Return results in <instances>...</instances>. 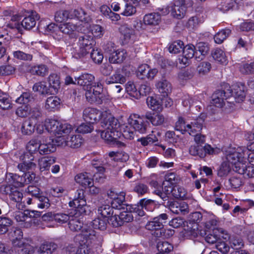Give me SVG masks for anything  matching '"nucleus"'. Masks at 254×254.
<instances>
[{"mask_svg": "<svg viewBox=\"0 0 254 254\" xmlns=\"http://www.w3.org/2000/svg\"><path fill=\"white\" fill-rule=\"evenodd\" d=\"M77 26L71 22H65L61 24L59 29L63 33L72 36L76 30Z\"/></svg>", "mask_w": 254, "mask_h": 254, "instance_id": "a19ab883", "label": "nucleus"}, {"mask_svg": "<svg viewBox=\"0 0 254 254\" xmlns=\"http://www.w3.org/2000/svg\"><path fill=\"white\" fill-rule=\"evenodd\" d=\"M119 30L123 36L122 41L124 44H132L136 40L135 31L127 24L122 25Z\"/></svg>", "mask_w": 254, "mask_h": 254, "instance_id": "dca6fc26", "label": "nucleus"}, {"mask_svg": "<svg viewBox=\"0 0 254 254\" xmlns=\"http://www.w3.org/2000/svg\"><path fill=\"white\" fill-rule=\"evenodd\" d=\"M33 90L34 91L39 92L42 94H47L50 92L49 91V87L44 82L35 83L33 87Z\"/></svg>", "mask_w": 254, "mask_h": 254, "instance_id": "0e129e2a", "label": "nucleus"}, {"mask_svg": "<svg viewBox=\"0 0 254 254\" xmlns=\"http://www.w3.org/2000/svg\"><path fill=\"white\" fill-rule=\"evenodd\" d=\"M27 150L32 155L38 151L41 154H47L56 151V148L54 143H51V138L43 143L37 138L30 140L26 146Z\"/></svg>", "mask_w": 254, "mask_h": 254, "instance_id": "0eeeda50", "label": "nucleus"}, {"mask_svg": "<svg viewBox=\"0 0 254 254\" xmlns=\"http://www.w3.org/2000/svg\"><path fill=\"white\" fill-rule=\"evenodd\" d=\"M57 246L53 243L46 242L42 244L36 251V254H52L56 250Z\"/></svg>", "mask_w": 254, "mask_h": 254, "instance_id": "ea45409f", "label": "nucleus"}, {"mask_svg": "<svg viewBox=\"0 0 254 254\" xmlns=\"http://www.w3.org/2000/svg\"><path fill=\"white\" fill-rule=\"evenodd\" d=\"M248 149L245 153V156L247 157V161L254 166V143H251L247 146Z\"/></svg>", "mask_w": 254, "mask_h": 254, "instance_id": "052dcab7", "label": "nucleus"}, {"mask_svg": "<svg viewBox=\"0 0 254 254\" xmlns=\"http://www.w3.org/2000/svg\"><path fill=\"white\" fill-rule=\"evenodd\" d=\"M205 228L204 231L200 230V235L204 237L206 235V231H212L213 233H219V236L224 240L229 238V235L225 230L217 227L218 221L214 216L207 218L205 221L202 223Z\"/></svg>", "mask_w": 254, "mask_h": 254, "instance_id": "9d476101", "label": "nucleus"}, {"mask_svg": "<svg viewBox=\"0 0 254 254\" xmlns=\"http://www.w3.org/2000/svg\"><path fill=\"white\" fill-rule=\"evenodd\" d=\"M212 57L214 60L223 64L227 63V59L224 52L220 49H215L212 53Z\"/></svg>", "mask_w": 254, "mask_h": 254, "instance_id": "8fccbe9b", "label": "nucleus"}, {"mask_svg": "<svg viewBox=\"0 0 254 254\" xmlns=\"http://www.w3.org/2000/svg\"><path fill=\"white\" fill-rule=\"evenodd\" d=\"M35 177L33 173H24L23 175L20 176L17 175L16 176V187H21L25 184L30 183Z\"/></svg>", "mask_w": 254, "mask_h": 254, "instance_id": "e433bc0d", "label": "nucleus"}, {"mask_svg": "<svg viewBox=\"0 0 254 254\" xmlns=\"http://www.w3.org/2000/svg\"><path fill=\"white\" fill-rule=\"evenodd\" d=\"M108 155L115 161H120L122 162H127L129 158V155L124 151H112L109 153Z\"/></svg>", "mask_w": 254, "mask_h": 254, "instance_id": "a18cd8bd", "label": "nucleus"}, {"mask_svg": "<svg viewBox=\"0 0 254 254\" xmlns=\"http://www.w3.org/2000/svg\"><path fill=\"white\" fill-rule=\"evenodd\" d=\"M195 50V47L193 45H186L184 47L183 56L178 59V63L185 66L189 65L190 60L194 57L195 53L197 54Z\"/></svg>", "mask_w": 254, "mask_h": 254, "instance_id": "aec40b11", "label": "nucleus"}, {"mask_svg": "<svg viewBox=\"0 0 254 254\" xmlns=\"http://www.w3.org/2000/svg\"><path fill=\"white\" fill-rule=\"evenodd\" d=\"M168 218L167 215L162 213L159 216L154 217L152 221L148 222L146 225V228L151 231H155L153 234L156 237V233H159L163 227V224L166 222Z\"/></svg>", "mask_w": 254, "mask_h": 254, "instance_id": "2eb2a0df", "label": "nucleus"}, {"mask_svg": "<svg viewBox=\"0 0 254 254\" xmlns=\"http://www.w3.org/2000/svg\"><path fill=\"white\" fill-rule=\"evenodd\" d=\"M145 25L156 26L159 25L161 21V17L158 12H152L144 16L143 19Z\"/></svg>", "mask_w": 254, "mask_h": 254, "instance_id": "c756f323", "label": "nucleus"}, {"mask_svg": "<svg viewBox=\"0 0 254 254\" xmlns=\"http://www.w3.org/2000/svg\"><path fill=\"white\" fill-rule=\"evenodd\" d=\"M69 221V228L71 231H78L81 228H82L81 231L83 229L82 223L76 217H72V218L70 219Z\"/></svg>", "mask_w": 254, "mask_h": 254, "instance_id": "5fc2aeb1", "label": "nucleus"}, {"mask_svg": "<svg viewBox=\"0 0 254 254\" xmlns=\"http://www.w3.org/2000/svg\"><path fill=\"white\" fill-rule=\"evenodd\" d=\"M148 107L155 111L161 112L163 107L161 99L156 96H149L146 99Z\"/></svg>", "mask_w": 254, "mask_h": 254, "instance_id": "2f4dec72", "label": "nucleus"}, {"mask_svg": "<svg viewBox=\"0 0 254 254\" xmlns=\"http://www.w3.org/2000/svg\"><path fill=\"white\" fill-rule=\"evenodd\" d=\"M39 18L38 14L32 11L22 20L21 25L25 29L30 30L35 27L37 20Z\"/></svg>", "mask_w": 254, "mask_h": 254, "instance_id": "cd10ccee", "label": "nucleus"}, {"mask_svg": "<svg viewBox=\"0 0 254 254\" xmlns=\"http://www.w3.org/2000/svg\"><path fill=\"white\" fill-rule=\"evenodd\" d=\"M186 10L185 0H175L174 3H171V14L174 17L178 19L183 18Z\"/></svg>", "mask_w": 254, "mask_h": 254, "instance_id": "a211bd4d", "label": "nucleus"}, {"mask_svg": "<svg viewBox=\"0 0 254 254\" xmlns=\"http://www.w3.org/2000/svg\"><path fill=\"white\" fill-rule=\"evenodd\" d=\"M158 73V70L156 68H150L147 64H142L138 66L136 71L137 77L141 79L147 78L153 79Z\"/></svg>", "mask_w": 254, "mask_h": 254, "instance_id": "6ab92c4d", "label": "nucleus"}, {"mask_svg": "<svg viewBox=\"0 0 254 254\" xmlns=\"http://www.w3.org/2000/svg\"><path fill=\"white\" fill-rule=\"evenodd\" d=\"M108 221V219L104 218L103 217L100 218L99 216H98V218L93 220L89 225H85L84 228L85 227H88L89 229L93 230V229L91 228V227L92 226L94 229H99L103 231L106 229ZM94 231L97 234L99 235L94 230Z\"/></svg>", "mask_w": 254, "mask_h": 254, "instance_id": "7c9ffc66", "label": "nucleus"}, {"mask_svg": "<svg viewBox=\"0 0 254 254\" xmlns=\"http://www.w3.org/2000/svg\"><path fill=\"white\" fill-rule=\"evenodd\" d=\"M173 197L176 198L187 199L190 198V195L184 188L182 187H176L174 188Z\"/></svg>", "mask_w": 254, "mask_h": 254, "instance_id": "49530a36", "label": "nucleus"}, {"mask_svg": "<svg viewBox=\"0 0 254 254\" xmlns=\"http://www.w3.org/2000/svg\"><path fill=\"white\" fill-rule=\"evenodd\" d=\"M36 122L32 119H28L25 121L21 127V132L25 135L32 134L35 129Z\"/></svg>", "mask_w": 254, "mask_h": 254, "instance_id": "79ce46f5", "label": "nucleus"}, {"mask_svg": "<svg viewBox=\"0 0 254 254\" xmlns=\"http://www.w3.org/2000/svg\"><path fill=\"white\" fill-rule=\"evenodd\" d=\"M237 7V4L236 2L232 0H229L220 5L219 9L223 12H225L230 9H235Z\"/></svg>", "mask_w": 254, "mask_h": 254, "instance_id": "e2e57ef3", "label": "nucleus"}, {"mask_svg": "<svg viewBox=\"0 0 254 254\" xmlns=\"http://www.w3.org/2000/svg\"><path fill=\"white\" fill-rule=\"evenodd\" d=\"M226 87L228 91L231 92V96H233L237 102L243 101L246 97L245 87L241 83L234 85L232 89H231L229 85L226 84Z\"/></svg>", "mask_w": 254, "mask_h": 254, "instance_id": "4be33fe9", "label": "nucleus"}, {"mask_svg": "<svg viewBox=\"0 0 254 254\" xmlns=\"http://www.w3.org/2000/svg\"><path fill=\"white\" fill-rule=\"evenodd\" d=\"M94 76L90 73H84L75 77L77 84L83 86L86 90L85 96L88 102L101 104L103 102V85L101 79H98L93 84Z\"/></svg>", "mask_w": 254, "mask_h": 254, "instance_id": "7ed1b4c3", "label": "nucleus"}, {"mask_svg": "<svg viewBox=\"0 0 254 254\" xmlns=\"http://www.w3.org/2000/svg\"><path fill=\"white\" fill-rule=\"evenodd\" d=\"M94 129L93 124L87 122L82 123L79 125L76 129V131L79 133H88L91 132Z\"/></svg>", "mask_w": 254, "mask_h": 254, "instance_id": "680f3d73", "label": "nucleus"}, {"mask_svg": "<svg viewBox=\"0 0 254 254\" xmlns=\"http://www.w3.org/2000/svg\"><path fill=\"white\" fill-rule=\"evenodd\" d=\"M126 81V79L121 75L120 69L117 70L112 76L105 80V82L107 84L113 83L124 84Z\"/></svg>", "mask_w": 254, "mask_h": 254, "instance_id": "37998d69", "label": "nucleus"}, {"mask_svg": "<svg viewBox=\"0 0 254 254\" xmlns=\"http://www.w3.org/2000/svg\"><path fill=\"white\" fill-rule=\"evenodd\" d=\"M156 87L159 92L164 94V96L168 95L171 92L172 85L167 80L162 79L156 83Z\"/></svg>", "mask_w": 254, "mask_h": 254, "instance_id": "58836bf2", "label": "nucleus"}, {"mask_svg": "<svg viewBox=\"0 0 254 254\" xmlns=\"http://www.w3.org/2000/svg\"><path fill=\"white\" fill-rule=\"evenodd\" d=\"M24 161L17 165L18 169L24 173H31V171L34 170L36 167L35 163L31 162L33 160V156L28 157V154H25L24 156Z\"/></svg>", "mask_w": 254, "mask_h": 254, "instance_id": "a878e982", "label": "nucleus"}, {"mask_svg": "<svg viewBox=\"0 0 254 254\" xmlns=\"http://www.w3.org/2000/svg\"><path fill=\"white\" fill-rule=\"evenodd\" d=\"M167 205L169 209L175 214H185L189 212L188 204L184 201H168Z\"/></svg>", "mask_w": 254, "mask_h": 254, "instance_id": "393cba45", "label": "nucleus"}, {"mask_svg": "<svg viewBox=\"0 0 254 254\" xmlns=\"http://www.w3.org/2000/svg\"><path fill=\"white\" fill-rule=\"evenodd\" d=\"M154 207V201L151 199H141L137 204L127 206V210L130 212L137 214L138 216L144 215L143 209L147 211H152Z\"/></svg>", "mask_w": 254, "mask_h": 254, "instance_id": "ddd939ff", "label": "nucleus"}, {"mask_svg": "<svg viewBox=\"0 0 254 254\" xmlns=\"http://www.w3.org/2000/svg\"><path fill=\"white\" fill-rule=\"evenodd\" d=\"M12 225V221L7 217H0V234L6 233Z\"/></svg>", "mask_w": 254, "mask_h": 254, "instance_id": "4d7b16f0", "label": "nucleus"}, {"mask_svg": "<svg viewBox=\"0 0 254 254\" xmlns=\"http://www.w3.org/2000/svg\"><path fill=\"white\" fill-rule=\"evenodd\" d=\"M103 130L99 131L101 138L107 143L118 147L124 145V143L119 141L122 136L131 139L134 137L133 131L126 125L120 127L117 119L109 115L104 118L101 123Z\"/></svg>", "mask_w": 254, "mask_h": 254, "instance_id": "f257e3e1", "label": "nucleus"}, {"mask_svg": "<svg viewBox=\"0 0 254 254\" xmlns=\"http://www.w3.org/2000/svg\"><path fill=\"white\" fill-rule=\"evenodd\" d=\"M73 130V128L71 125L59 122L55 134V138L51 139V143H54L56 147L59 146V141L64 140Z\"/></svg>", "mask_w": 254, "mask_h": 254, "instance_id": "f8f14e48", "label": "nucleus"}, {"mask_svg": "<svg viewBox=\"0 0 254 254\" xmlns=\"http://www.w3.org/2000/svg\"><path fill=\"white\" fill-rule=\"evenodd\" d=\"M83 139L79 134H73L68 136L64 140L59 141V146H68L71 148H76L81 146Z\"/></svg>", "mask_w": 254, "mask_h": 254, "instance_id": "412c9836", "label": "nucleus"}, {"mask_svg": "<svg viewBox=\"0 0 254 254\" xmlns=\"http://www.w3.org/2000/svg\"><path fill=\"white\" fill-rule=\"evenodd\" d=\"M49 84L50 88L53 89L51 92H57L60 87V77L56 74H51L49 76Z\"/></svg>", "mask_w": 254, "mask_h": 254, "instance_id": "09e8293b", "label": "nucleus"}, {"mask_svg": "<svg viewBox=\"0 0 254 254\" xmlns=\"http://www.w3.org/2000/svg\"><path fill=\"white\" fill-rule=\"evenodd\" d=\"M224 90L216 91L212 96L211 103L217 107L221 108L225 104V100L231 96V92L228 91L225 86Z\"/></svg>", "mask_w": 254, "mask_h": 254, "instance_id": "f3484780", "label": "nucleus"}, {"mask_svg": "<svg viewBox=\"0 0 254 254\" xmlns=\"http://www.w3.org/2000/svg\"><path fill=\"white\" fill-rule=\"evenodd\" d=\"M200 235V231L198 230L197 223L190 222L182 232V235L184 238L193 239Z\"/></svg>", "mask_w": 254, "mask_h": 254, "instance_id": "bb28decb", "label": "nucleus"}, {"mask_svg": "<svg viewBox=\"0 0 254 254\" xmlns=\"http://www.w3.org/2000/svg\"><path fill=\"white\" fill-rule=\"evenodd\" d=\"M233 166L224 159L218 170V176L221 177L227 176L230 172Z\"/></svg>", "mask_w": 254, "mask_h": 254, "instance_id": "3c124183", "label": "nucleus"}, {"mask_svg": "<svg viewBox=\"0 0 254 254\" xmlns=\"http://www.w3.org/2000/svg\"><path fill=\"white\" fill-rule=\"evenodd\" d=\"M55 162V159L51 157H42L38 160L39 169L44 171L49 169L51 165Z\"/></svg>", "mask_w": 254, "mask_h": 254, "instance_id": "c03bdc74", "label": "nucleus"}, {"mask_svg": "<svg viewBox=\"0 0 254 254\" xmlns=\"http://www.w3.org/2000/svg\"><path fill=\"white\" fill-rule=\"evenodd\" d=\"M113 213V208L108 204H103L100 206L97 210L98 214L106 219H108Z\"/></svg>", "mask_w": 254, "mask_h": 254, "instance_id": "de8ad7c7", "label": "nucleus"}, {"mask_svg": "<svg viewBox=\"0 0 254 254\" xmlns=\"http://www.w3.org/2000/svg\"><path fill=\"white\" fill-rule=\"evenodd\" d=\"M55 19L58 22H63L68 20L77 19L85 23H90L92 18L83 9L74 10H59L55 13Z\"/></svg>", "mask_w": 254, "mask_h": 254, "instance_id": "423d86ee", "label": "nucleus"}, {"mask_svg": "<svg viewBox=\"0 0 254 254\" xmlns=\"http://www.w3.org/2000/svg\"><path fill=\"white\" fill-rule=\"evenodd\" d=\"M33 97L30 92H24L15 100L19 104H26L32 101Z\"/></svg>", "mask_w": 254, "mask_h": 254, "instance_id": "774afa93", "label": "nucleus"}, {"mask_svg": "<svg viewBox=\"0 0 254 254\" xmlns=\"http://www.w3.org/2000/svg\"><path fill=\"white\" fill-rule=\"evenodd\" d=\"M205 118V114H201L193 121L186 124L184 118L180 117L176 123V129L182 131L183 133L187 132L190 135L193 136L196 145H201L205 141V136L198 133L202 129Z\"/></svg>", "mask_w": 254, "mask_h": 254, "instance_id": "20e7f679", "label": "nucleus"}, {"mask_svg": "<svg viewBox=\"0 0 254 254\" xmlns=\"http://www.w3.org/2000/svg\"><path fill=\"white\" fill-rule=\"evenodd\" d=\"M74 180L77 183L84 187L90 186L93 183L91 176H89L87 173L77 174L75 176Z\"/></svg>", "mask_w": 254, "mask_h": 254, "instance_id": "473e14b6", "label": "nucleus"}, {"mask_svg": "<svg viewBox=\"0 0 254 254\" xmlns=\"http://www.w3.org/2000/svg\"><path fill=\"white\" fill-rule=\"evenodd\" d=\"M11 102L8 96L0 91V108L7 110L11 107Z\"/></svg>", "mask_w": 254, "mask_h": 254, "instance_id": "13d9d810", "label": "nucleus"}, {"mask_svg": "<svg viewBox=\"0 0 254 254\" xmlns=\"http://www.w3.org/2000/svg\"><path fill=\"white\" fill-rule=\"evenodd\" d=\"M108 196L112 199L111 205L113 208L120 209L122 208V205L125 200V193L120 192L117 193L112 190L108 191Z\"/></svg>", "mask_w": 254, "mask_h": 254, "instance_id": "5701e85b", "label": "nucleus"}, {"mask_svg": "<svg viewBox=\"0 0 254 254\" xmlns=\"http://www.w3.org/2000/svg\"><path fill=\"white\" fill-rule=\"evenodd\" d=\"M126 90L130 96L136 98L139 97L138 91L133 82H127L126 85Z\"/></svg>", "mask_w": 254, "mask_h": 254, "instance_id": "338daca9", "label": "nucleus"}, {"mask_svg": "<svg viewBox=\"0 0 254 254\" xmlns=\"http://www.w3.org/2000/svg\"><path fill=\"white\" fill-rule=\"evenodd\" d=\"M105 50L109 54V60L112 64H121L127 57L125 50L117 49L115 45L111 42L106 45Z\"/></svg>", "mask_w": 254, "mask_h": 254, "instance_id": "9b49d317", "label": "nucleus"}, {"mask_svg": "<svg viewBox=\"0 0 254 254\" xmlns=\"http://www.w3.org/2000/svg\"><path fill=\"white\" fill-rule=\"evenodd\" d=\"M95 45L93 38L87 35L80 36L77 43V47L74 48L72 53L75 59H80L87 55Z\"/></svg>", "mask_w": 254, "mask_h": 254, "instance_id": "6e6552de", "label": "nucleus"}, {"mask_svg": "<svg viewBox=\"0 0 254 254\" xmlns=\"http://www.w3.org/2000/svg\"><path fill=\"white\" fill-rule=\"evenodd\" d=\"M79 237L83 238L80 240V246L76 252V254H91L93 252L94 246H100L103 241L102 236L98 235L88 227H85L81 232Z\"/></svg>", "mask_w": 254, "mask_h": 254, "instance_id": "39448f33", "label": "nucleus"}, {"mask_svg": "<svg viewBox=\"0 0 254 254\" xmlns=\"http://www.w3.org/2000/svg\"><path fill=\"white\" fill-rule=\"evenodd\" d=\"M158 250L162 253H169L173 250V246L166 241H159L157 243Z\"/></svg>", "mask_w": 254, "mask_h": 254, "instance_id": "bf43d9fd", "label": "nucleus"}, {"mask_svg": "<svg viewBox=\"0 0 254 254\" xmlns=\"http://www.w3.org/2000/svg\"><path fill=\"white\" fill-rule=\"evenodd\" d=\"M229 29H222L217 32L214 36V39L216 43L221 44L231 33Z\"/></svg>", "mask_w": 254, "mask_h": 254, "instance_id": "603ef678", "label": "nucleus"}, {"mask_svg": "<svg viewBox=\"0 0 254 254\" xmlns=\"http://www.w3.org/2000/svg\"><path fill=\"white\" fill-rule=\"evenodd\" d=\"M70 207L75 208V211L79 214L85 212V207L86 201L84 198V192L83 190H77L75 192V195L72 201L69 202Z\"/></svg>", "mask_w": 254, "mask_h": 254, "instance_id": "4468645a", "label": "nucleus"}, {"mask_svg": "<svg viewBox=\"0 0 254 254\" xmlns=\"http://www.w3.org/2000/svg\"><path fill=\"white\" fill-rule=\"evenodd\" d=\"M127 123L130 126L127 127L133 131L134 135L135 132L146 133L149 127V123L145 118V115L141 116L137 114H131L127 119Z\"/></svg>", "mask_w": 254, "mask_h": 254, "instance_id": "1a4fd4ad", "label": "nucleus"}, {"mask_svg": "<svg viewBox=\"0 0 254 254\" xmlns=\"http://www.w3.org/2000/svg\"><path fill=\"white\" fill-rule=\"evenodd\" d=\"M4 192L9 194L10 199L17 202L21 201L23 197V194L18 191L16 188L10 187V186H5L4 188Z\"/></svg>", "mask_w": 254, "mask_h": 254, "instance_id": "72a5a7b5", "label": "nucleus"}, {"mask_svg": "<svg viewBox=\"0 0 254 254\" xmlns=\"http://www.w3.org/2000/svg\"><path fill=\"white\" fill-rule=\"evenodd\" d=\"M184 46V43L180 40L174 41L169 47L168 50L170 53L177 54L181 51Z\"/></svg>", "mask_w": 254, "mask_h": 254, "instance_id": "69168bd1", "label": "nucleus"}, {"mask_svg": "<svg viewBox=\"0 0 254 254\" xmlns=\"http://www.w3.org/2000/svg\"><path fill=\"white\" fill-rule=\"evenodd\" d=\"M145 118L154 126H161L165 121L164 115L158 112H147L145 114Z\"/></svg>", "mask_w": 254, "mask_h": 254, "instance_id": "c85d7f7f", "label": "nucleus"}, {"mask_svg": "<svg viewBox=\"0 0 254 254\" xmlns=\"http://www.w3.org/2000/svg\"><path fill=\"white\" fill-rule=\"evenodd\" d=\"M46 131L55 135L59 122L52 119H46L45 120Z\"/></svg>", "mask_w": 254, "mask_h": 254, "instance_id": "864d4df0", "label": "nucleus"}, {"mask_svg": "<svg viewBox=\"0 0 254 254\" xmlns=\"http://www.w3.org/2000/svg\"><path fill=\"white\" fill-rule=\"evenodd\" d=\"M12 242L13 246L19 248L25 247L23 239V232L20 229H16L12 234Z\"/></svg>", "mask_w": 254, "mask_h": 254, "instance_id": "f704fd0d", "label": "nucleus"}, {"mask_svg": "<svg viewBox=\"0 0 254 254\" xmlns=\"http://www.w3.org/2000/svg\"><path fill=\"white\" fill-rule=\"evenodd\" d=\"M245 146L229 147L225 151L224 159L234 166V171L249 178L254 175V169L251 166H247V157L245 153L247 151Z\"/></svg>", "mask_w": 254, "mask_h": 254, "instance_id": "f03ea898", "label": "nucleus"}, {"mask_svg": "<svg viewBox=\"0 0 254 254\" xmlns=\"http://www.w3.org/2000/svg\"><path fill=\"white\" fill-rule=\"evenodd\" d=\"M61 100L57 96H50L46 101L45 107L49 111H55L60 108Z\"/></svg>", "mask_w": 254, "mask_h": 254, "instance_id": "c9c22d12", "label": "nucleus"}, {"mask_svg": "<svg viewBox=\"0 0 254 254\" xmlns=\"http://www.w3.org/2000/svg\"><path fill=\"white\" fill-rule=\"evenodd\" d=\"M30 72L34 75L44 77L48 74L49 68L44 64H39L32 66Z\"/></svg>", "mask_w": 254, "mask_h": 254, "instance_id": "4c0bfd02", "label": "nucleus"}, {"mask_svg": "<svg viewBox=\"0 0 254 254\" xmlns=\"http://www.w3.org/2000/svg\"><path fill=\"white\" fill-rule=\"evenodd\" d=\"M105 114H102L101 111L92 108H86L83 113V117L86 122L93 124L99 121L101 117H104Z\"/></svg>", "mask_w": 254, "mask_h": 254, "instance_id": "b1692460", "label": "nucleus"}, {"mask_svg": "<svg viewBox=\"0 0 254 254\" xmlns=\"http://www.w3.org/2000/svg\"><path fill=\"white\" fill-rule=\"evenodd\" d=\"M211 68V64L208 62L200 63L196 68V71L200 75H204L208 73Z\"/></svg>", "mask_w": 254, "mask_h": 254, "instance_id": "6e6d98bb", "label": "nucleus"}]
</instances>
